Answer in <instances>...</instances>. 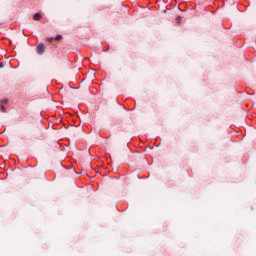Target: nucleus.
I'll list each match as a JSON object with an SVG mask.
<instances>
[{"instance_id":"nucleus-1","label":"nucleus","mask_w":256,"mask_h":256,"mask_svg":"<svg viewBox=\"0 0 256 256\" xmlns=\"http://www.w3.org/2000/svg\"><path fill=\"white\" fill-rule=\"evenodd\" d=\"M36 51H37L38 55H43V53H45V44L40 43V44L36 47Z\"/></svg>"},{"instance_id":"nucleus-2","label":"nucleus","mask_w":256,"mask_h":256,"mask_svg":"<svg viewBox=\"0 0 256 256\" xmlns=\"http://www.w3.org/2000/svg\"><path fill=\"white\" fill-rule=\"evenodd\" d=\"M41 13H36V14H34V16H33V20L34 21H41Z\"/></svg>"},{"instance_id":"nucleus-3","label":"nucleus","mask_w":256,"mask_h":256,"mask_svg":"<svg viewBox=\"0 0 256 256\" xmlns=\"http://www.w3.org/2000/svg\"><path fill=\"white\" fill-rule=\"evenodd\" d=\"M61 39H63V36L62 35H57L55 37V41H61Z\"/></svg>"},{"instance_id":"nucleus-4","label":"nucleus","mask_w":256,"mask_h":256,"mask_svg":"<svg viewBox=\"0 0 256 256\" xmlns=\"http://www.w3.org/2000/svg\"><path fill=\"white\" fill-rule=\"evenodd\" d=\"M0 110H1L2 113H5V112H6L5 106L1 105V106H0Z\"/></svg>"},{"instance_id":"nucleus-5","label":"nucleus","mask_w":256,"mask_h":256,"mask_svg":"<svg viewBox=\"0 0 256 256\" xmlns=\"http://www.w3.org/2000/svg\"><path fill=\"white\" fill-rule=\"evenodd\" d=\"M8 101H9V100H7V99H2V100H1V103H2V104H5V103H8Z\"/></svg>"},{"instance_id":"nucleus-6","label":"nucleus","mask_w":256,"mask_h":256,"mask_svg":"<svg viewBox=\"0 0 256 256\" xmlns=\"http://www.w3.org/2000/svg\"><path fill=\"white\" fill-rule=\"evenodd\" d=\"M176 21H177V23H180V22H181V17L178 16V17L176 18Z\"/></svg>"},{"instance_id":"nucleus-7","label":"nucleus","mask_w":256,"mask_h":256,"mask_svg":"<svg viewBox=\"0 0 256 256\" xmlns=\"http://www.w3.org/2000/svg\"><path fill=\"white\" fill-rule=\"evenodd\" d=\"M47 41H49V43L53 42V38H48Z\"/></svg>"},{"instance_id":"nucleus-8","label":"nucleus","mask_w":256,"mask_h":256,"mask_svg":"<svg viewBox=\"0 0 256 256\" xmlns=\"http://www.w3.org/2000/svg\"><path fill=\"white\" fill-rule=\"evenodd\" d=\"M0 69H3V62H0Z\"/></svg>"}]
</instances>
